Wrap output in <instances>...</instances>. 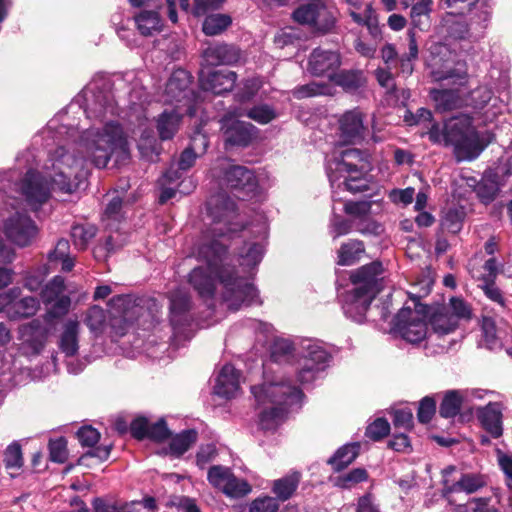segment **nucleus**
I'll return each instance as SVG.
<instances>
[{
	"label": "nucleus",
	"instance_id": "f257e3e1",
	"mask_svg": "<svg viewBox=\"0 0 512 512\" xmlns=\"http://www.w3.org/2000/svg\"><path fill=\"white\" fill-rule=\"evenodd\" d=\"M207 213L213 223L207 239L198 248L199 258L208 263L227 289L240 293L242 298L253 294L254 285L239 276L236 267L229 262L230 240L245 228L237 221L235 201L222 193L213 195L207 201Z\"/></svg>",
	"mask_w": 512,
	"mask_h": 512
},
{
	"label": "nucleus",
	"instance_id": "f03ea898",
	"mask_svg": "<svg viewBox=\"0 0 512 512\" xmlns=\"http://www.w3.org/2000/svg\"><path fill=\"white\" fill-rule=\"evenodd\" d=\"M383 272L384 268L379 260L350 272L349 281L354 287L345 295L344 310L355 321H362L372 301L381 292Z\"/></svg>",
	"mask_w": 512,
	"mask_h": 512
},
{
	"label": "nucleus",
	"instance_id": "7ed1b4c3",
	"mask_svg": "<svg viewBox=\"0 0 512 512\" xmlns=\"http://www.w3.org/2000/svg\"><path fill=\"white\" fill-rule=\"evenodd\" d=\"M86 152L88 159L97 168H105L115 153L123 161L130 156L128 142L118 126H106L105 134L88 143Z\"/></svg>",
	"mask_w": 512,
	"mask_h": 512
},
{
	"label": "nucleus",
	"instance_id": "20e7f679",
	"mask_svg": "<svg viewBox=\"0 0 512 512\" xmlns=\"http://www.w3.org/2000/svg\"><path fill=\"white\" fill-rule=\"evenodd\" d=\"M337 9L324 0H314L298 6L292 13L295 22L308 25L322 35L332 32L337 22Z\"/></svg>",
	"mask_w": 512,
	"mask_h": 512
},
{
	"label": "nucleus",
	"instance_id": "39448f33",
	"mask_svg": "<svg viewBox=\"0 0 512 512\" xmlns=\"http://www.w3.org/2000/svg\"><path fill=\"white\" fill-rule=\"evenodd\" d=\"M55 156L53 185L61 192L71 194L79 188L82 181L83 159L75 157L64 147H58Z\"/></svg>",
	"mask_w": 512,
	"mask_h": 512
},
{
	"label": "nucleus",
	"instance_id": "423d86ee",
	"mask_svg": "<svg viewBox=\"0 0 512 512\" xmlns=\"http://www.w3.org/2000/svg\"><path fill=\"white\" fill-rule=\"evenodd\" d=\"M251 392L259 405L271 403L274 406H283L286 403H298L304 398L303 391L288 381L252 386Z\"/></svg>",
	"mask_w": 512,
	"mask_h": 512
},
{
	"label": "nucleus",
	"instance_id": "0eeeda50",
	"mask_svg": "<svg viewBox=\"0 0 512 512\" xmlns=\"http://www.w3.org/2000/svg\"><path fill=\"white\" fill-rule=\"evenodd\" d=\"M206 264H208L205 260H203ZM216 279L224 285L219 277L212 271L207 265V269L204 267H195L189 274L188 281L194 288V290L197 292L198 296L203 299H212L216 292ZM225 289V299L226 300H236L238 302H250L253 300V298L256 296V288L254 287L253 294L242 298L240 297V293L229 290L225 286H223Z\"/></svg>",
	"mask_w": 512,
	"mask_h": 512
},
{
	"label": "nucleus",
	"instance_id": "6e6552de",
	"mask_svg": "<svg viewBox=\"0 0 512 512\" xmlns=\"http://www.w3.org/2000/svg\"><path fill=\"white\" fill-rule=\"evenodd\" d=\"M430 54L431 74L436 81H451L454 85L463 86L467 83V73L459 72L454 68L446 67L450 62L452 51L448 44L443 42H433L428 48Z\"/></svg>",
	"mask_w": 512,
	"mask_h": 512
},
{
	"label": "nucleus",
	"instance_id": "1a4fd4ad",
	"mask_svg": "<svg viewBox=\"0 0 512 512\" xmlns=\"http://www.w3.org/2000/svg\"><path fill=\"white\" fill-rule=\"evenodd\" d=\"M222 182L236 198L243 201L253 198L259 187L254 172L241 165H231L226 168Z\"/></svg>",
	"mask_w": 512,
	"mask_h": 512
},
{
	"label": "nucleus",
	"instance_id": "9d476101",
	"mask_svg": "<svg viewBox=\"0 0 512 512\" xmlns=\"http://www.w3.org/2000/svg\"><path fill=\"white\" fill-rule=\"evenodd\" d=\"M76 437L83 447L91 448L78 458L77 465L91 468L101 464L110 457L112 444L96 446L100 441L101 434L91 425L80 427L76 432Z\"/></svg>",
	"mask_w": 512,
	"mask_h": 512
},
{
	"label": "nucleus",
	"instance_id": "9b49d317",
	"mask_svg": "<svg viewBox=\"0 0 512 512\" xmlns=\"http://www.w3.org/2000/svg\"><path fill=\"white\" fill-rule=\"evenodd\" d=\"M220 123L225 148H246L258 138L259 129L250 122L226 114L221 118Z\"/></svg>",
	"mask_w": 512,
	"mask_h": 512
},
{
	"label": "nucleus",
	"instance_id": "f8f14e48",
	"mask_svg": "<svg viewBox=\"0 0 512 512\" xmlns=\"http://www.w3.org/2000/svg\"><path fill=\"white\" fill-rule=\"evenodd\" d=\"M334 172L339 176L354 173L368 175L372 170L371 155L368 150L348 148L340 151L333 159Z\"/></svg>",
	"mask_w": 512,
	"mask_h": 512
},
{
	"label": "nucleus",
	"instance_id": "ddd939ff",
	"mask_svg": "<svg viewBox=\"0 0 512 512\" xmlns=\"http://www.w3.org/2000/svg\"><path fill=\"white\" fill-rule=\"evenodd\" d=\"M22 291L18 287L9 289L0 295V304L11 320L29 318L36 314L39 301L34 296H21Z\"/></svg>",
	"mask_w": 512,
	"mask_h": 512
},
{
	"label": "nucleus",
	"instance_id": "4468645a",
	"mask_svg": "<svg viewBox=\"0 0 512 512\" xmlns=\"http://www.w3.org/2000/svg\"><path fill=\"white\" fill-rule=\"evenodd\" d=\"M393 328L407 342L417 344L427 335V323L413 316L411 307H403L393 319Z\"/></svg>",
	"mask_w": 512,
	"mask_h": 512
},
{
	"label": "nucleus",
	"instance_id": "2eb2a0df",
	"mask_svg": "<svg viewBox=\"0 0 512 512\" xmlns=\"http://www.w3.org/2000/svg\"><path fill=\"white\" fill-rule=\"evenodd\" d=\"M364 113L359 108L346 111L339 119L338 136L342 145L361 144L367 134Z\"/></svg>",
	"mask_w": 512,
	"mask_h": 512
},
{
	"label": "nucleus",
	"instance_id": "dca6fc26",
	"mask_svg": "<svg viewBox=\"0 0 512 512\" xmlns=\"http://www.w3.org/2000/svg\"><path fill=\"white\" fill-rule=\"evenodd\" d=\"M37 231L35 222L25 213L16 212L4 223L5 236L20 247L30 245Z\"/></svg>",
	"mask_w": 512,
	"mask_h": 512
},
{
	"label": "nucleus",
	"instance_id": "f3484780",
	"mask_svg": "<svg viewBox=\"0 0 512 512\" xmlns=\"http://www.w3.org/2000/svg\"><path fill=\"white\" fill-rule=\"evenodd\" d=\"M341 63L338 51L317 47L309 55L307 70L315 77H327L331 81L332 75L336 74Z\"/></svg>",
	"mask_w": 512,
	"mask_h": 512
},
{
	"label": "nucleus",
	"instance_id": "a211bd4d",
	"mask_svg": "<svg viewBox=\"0 0 512 512\" xmlns=\"http://www.w3.org/2000/svg\"><path fill=\"white\" fill-rule=\"evenodd\" d=\"M192 79L191 74L185 69L173 71L165 88L169 101L190 106L195 100V93L191 88Z\"/></svg>",
	"mask_w": 512,
	"mask_h": 512
},
{
	"label": "nucleus",
	"instance_id": "6ab92c4d",
	"mask_svg": "<svg viewBox=\"0 0 512 512\" xmlns=\"http://www.w3.org/2000/svg\"><path fill=\"white\" fill-rule=\"evenodd\" d=\"M169 321L174 330L189 326L192 320V299L188 292L175 289L168 293Z\"/></svg>",
	"mask_w": 512,
	"mask_h": 512
},
{
	"label": "nucleus",
	"instance_id": "aec40b11",
	"mask_svg": "<svg viewBox=\"0 0 512 512\" xmlns=\"http://www.w3.org/2000/svg\"><path fill=\"white\" fill-rule=\"evenodd\" d=\"M129 431L136 440L149 439L159 443L169 439L172 435L164 418H160L155 423L150 424L145 416H138L133 419Z\"/></svg>",
	"mask_w": 512,
	"mask_h": 512
},
{
	"label": "nucleus",
	"instance_id": "412c9836",
	"mask_svg": "<svg viewBox=\"0 0 512 512\" xmlns=\"http://www.w3.org/2000/svg\"><path fill=\"white\" fill-rule=\"evenodd\" d=\"M64 282L61 278L55 277L42 292L43 302L51 304L48 315L52 318H60L66 315L71 305L69 296L64 295Z\"/></svg>",
	"mask_w": 512,
	"mask_h": 512
},
{
	"label": "nucleus",
	"instance_id": "4be33fe9",
	"mask_svg": "<svg viewBox=\"0 0 512 512\" xmlns=\"http://www.w3.org/2000/svg\"><path fill=\"white\" fill-rule=\"evenodd\" d=\"M237 74L227 69L211 70L199 75V86L203 91H209L216 95L230 92L236 83Z\"/></svg>",
	"mask_w": 512,
	"mask_h": 512
},
{
	"label": "nucleus",
	"instance_id": "5701e85b",
	"mask_svg": "<svg viewBox=\"0 0 512 512\" xmlns=\"http://www.w3.org/2000/svg\"><path fill=\"white\" fill-rule=\"evenodd\" d=\"M20 339L32 355H39L45 348L49 329L40 320L33 319L19 328Z\"/></svg>",
	"mask_w": 512,
	"mask_h": 512
},
{
	"label": "nucleus",
	"instance_id": "b1692460",
	"mask_svg": "<svg viewBox=\"0 0 512 512\" xmlns=\"http://www.w3.org/2000/svg\"><path fill=\"white\" fill-rule=\"evenodd\" d=\"M203 57L211 66L233 65L239 61L241 51L233 44L219 42L210 44L203 51Z\"/></svg>",
	"mask_w": 512,
	"mask_h": 512
},
{
	"label": "nucleus",
	"instance_id": "393cba45",
	"mask_svg": "<svg viewBox=\"0 0 512 512\" xmlns=\"http://www.w3.org/2000/svg\"><path fill=\"white\" fill-rule=\"evenodd\" d=\"M473 117L461 114L450 118L444 123V143L454 146L474 130Z\"/></svg>",
	"mask_w": 512,
	"mask_h": 512
},
{
	"label": "nucleus",
	"instance_id": "a878e982",
	"mask_svg": "<svg viewBox=\"0 0 512 512\" xmlns=\"http://www.w3.org/2000/svg\"><path fill=\"white\" fill-rule=\"evenodd\" d=\"M469 31L465 17L453 13H446L438 27V34L446 41L465 40Z\"/></svg>",
	"mask_w": 512,
	"mask_h": 512
},
{
	"label": "nucleus",
	"instance_id": "bb28decb",
	"mask_svg": "<svg viewBox=\"0 0 512 512\" xmlns=\"http://www.w3.org/2000/svg\"><path fill=\"white\" fill-rule=\"evenodd\" d=\"M331 82L345 93L356 94L367 86L366 73L361 69H342L332 75Z\"/></svg>",
	"mask_w": 512,
	"mask_h": 512
},
{
	"label": "nucleus",
	"instance_id": "cd10ccee",
	"mask_svg": "<svg viewBox=\"0 0 512 512\" xmlns=\"http://www.w3.org/2000/svg\"><path fill=\"white\" fill-rule=\"evenodd\" d=\"M478 420L483 429L497 439L503 434L502 427V411L499 403L490 402L484 407H480L477 411Z\"/></svg>",
	"mask_w": 512,
	"mask_h": 512
},
{
	"label": "nucleus",
	"instance_id": "c85d7f7f",
	"mask_svg": "<svg viewBox=\"0 0 512 512\" xmlns=\"http://www.w3.org/2000/svg\"><path fill=\"white\" fill-rule=\"evenodd\" d=\"M430 97L435 102V107L440 112H449L466 107L465 94L459 88L432 89Z\"/></svg>",
	"mask_w": 512,
	"mask_h": 512
},
{
	"label": "nucleus",
	"instance_id": "c756f323",
	"mask_svg": "<svg viewBox=\"0 0 512 512\" xmlns=\"http://www.w3.org/2000/svg\"><path fill=\"white\" fill-rule=\"evenodd\" d=\"M22 193L31 206H40L50 197L46 184L38 175L30 172L24 178Z\"/></svg>",
	"mask_w": 512,
	"mask_h": 512
},
{
	"label": "nucleus",
	"instance_id": "7c9ffc66",
	"mask_svg": "<svg viewBox=\"0 0 512 512\" xmlns=\"http://www.w3.org/2000/svg\"><path fill=\"white\" fill-rule=\"evenodd\" d=\"M366 254L364 241L350 238L343 241L336 250V264L338 266H353L360 262Z\"/></svg>",
	"mask_w": 512,
	"mask_h": 512
},
{
	"label": "nucleus",
	"instance_id": "2f4dec72",
	"mask_svg": "<svg viewBox=\"0 0 512 512\" xmlns=\"http://www.w3.org/2000/svg\"><path fill=\"white\" fill-rule=\"evenodd\" d=\"M239 376V372L233 365H224L216 379L215 394L226 399L232 398L240 388Z\"/></svg>",
	"mask_w": 512,
	"mask_h": 512
},
{
	"label": "nucleus",
	"instance_id": "473e14b6",
	"mask_svg": "<svg viewBox=\"0 0 512 512\" xmlns=\"http://www.w3.org/2000/svg\"><path fill=\"white\" fill-rule=\"evenodd\" d=\"M147 301V298L133 294L116 295L110 299V302L116 306L123 317L128 320H134L140 317Z\"/></svg>",
	"mask_w": 512,
	"mask_h": 512
},
{
	"label": "nucleus",
	"instance_id": "72a5a7b5",
	"mask_svg": "<svg viewBox=\"0 0 512 512\" xmlns=\"http://www.w3.org/2000/svg\"><path fill=\"white\" fill-rule=\"evenodd\" d=\"M128 234L119 230L107 235L93 250L97 259L106 260L111 255L119 252L128 244Z\"/></svg>",
	"mask_w": 512,
	"mask_h": 512
},
{
	"label": "nucleus",
	"instance_id": "f704fd0d",
	"mask_svg": "<svg viewBox=\"0 0 512 512\" xmlns=\"http://www.w3.org/2000/svg\"><path fill=\"white\" fill-rule=\"evenodd\" d=\"M454 147V154L458 161L475 159L486 147L477 131L474 129L468 136L458 142Z\"/></svg>",
	"mask_w": 512,
	"mask_h": 512
},
{
	"label": "nucleus",
	"instance_id": "c9c22d12",
	"mask_svg": "<svg viewBox=\"0 0 512 512\" xmlns=\"http://www.w3.org/2000/svg\"><path fill=\"white\" fill-rule=\"evenodd\" d=\"M80 325L76 320H69L65 323L60 335L58 347L66 357H74L79 350Z\"/></svg>",
	"mask_w": 512,
	"mask_h": 512
},
{
	"label": "nucleus",
	"instance_id": "e433bc0d",
	"mask_svg": "<svg viewBox=\"0 0 512 512\" xmlns=\"http://www.w3.org/2000/svg\"><path fill=\"white\" fill-rule=\"evenodd\" d=\"M360 443H348L338 448L335 453L327 460L334 472H341L352 464L360 454Z\"/></svg>",
	"mask_w": 512,
	"mask_h": 512
},
{
	"label": "nucleus",
	"instance_id": "4c0bfd02",
	"mask_svg": "<svg viewBox=\"0 0 512 512\" xmlns=\"http://www.w3.org/2000/svg\"><path fill=\"white\" fill-rule=\"evenodd\" d=\"M182 116L174 109L164 110L156 120V129L162 141L171 140L177 133Z\"/></svg>",
	"mask_w": 512,
	"mask_h": 512
},
{
	"label": "nucleus",
	"instance_id": "58836bf2",
	"mask_svg": "<svg viewBox=\"0 0 512 512\" xmlns=\"http://www.w3.org/2000/svg\"><path fill=\"white\" fill-rule=\"evenodd\" d=\"M433 1L420 0L412 5L410 11L411 25L414 31L418 29L421 32L428 31L431 27V17Z\"/></svg>",
	"mask_w": 512,
	"mask_h": 512
},
{
	"label": "nucleus",
	"instance_id": "ea45409f",
	"mask_svg": "<svg viewBox=\"0 0 512 512\" xmlns=\"http://www.w3.org/2000/svg\"><path fill=\"white\" fill-rule=\"evenodd\" d=\"M301 481V473L293 471L282 478L274 480L272 492L276 495V499L286 501L290 499L297 490Z\"/></svg>",
	"mask_w": 512,
	"mask_h": 512
},
{
	"label": "nucleus",
	"instance_id": "a19ab883",
	"mask_svg": "<svg viewBox=\"0 0 512 512\" xmlns=\"http://www.w3.org/2000/svg\"><path fill=\"white\" fill-rule=\"evenodd\" d=\"M134 20L140 34L146 37L162 29L161 17L156 10H142L134 16Z\"/></svg>",
	"mask_w": 512,
	"mask_h": 512
},
{
	"label": "nucleus",
	"instance_id": "79ce46f5",
	"mask_svg": "<svg viewBox=\"0 0 512 512\" xmlns=\"http://www.w3.org/2000/svg\"><path fill=\"white\" fill-rule=\"evenodd\" d=\"M169 438L170 455L179 458L197 442L198 432L195 429H187Z\"/></svg>",
	"mask_w": 512,
	"mask_h": 512
},
{
	"label": "nucleus",
	"instance_id": "37998d69",
	"mask_svg": "<svg viewBox=\"0 0 512 512\" xmlns=\"http://www.w3.org/2000/svg\"><path fill=\"white\" fill-rule=\"evenodd\" d=\"M464 397L459 390H448L439 405V415L445 419L455 418L461 411Z\"/></svg>",
	"mask_w": 512,
	"mask_h": 512
},
{
	"label": "nucleus",
	"instance_id": "c03bdc74",
	"mask_svg": "<svg viewBox=\"0 0 512 512\" xmlns=\"http://www.w3.org/2000/svg\"><path fill=\"white\" fill-rule=\"evenodd\" d=\"M232 24V18L228 14H209L202 24V31L207 36H215L224 32Z\"/></svg>",
	"mask_w": 512,
	"mask_h": 512
},
{
	"label": "nucleus",
	"instance_id": "a18cd8bd",
	"mask_svg": "<svg viewBox=\"0 0 512 512\" xmlns=\"http://www.w3.org/2000/svg\"><path fill=\"white\" fill-rule=\"evenodd\" d=\"M286 409L283 406H272L259 414V426L264 431H274L280 421L285 417Z\"/></svg>",
	"mask_w": 512,
	"mask_h": 512
},
{
	"label": "nucleus",
	"instance_id": "49530a36",
	"mask_svg": "<svg viewBox=\"0 0 512 512\" xmlns=\"http://www.w3.org/2000/svg\"><path fill=\"white\" fill-rule=\"evenodd\" d=\"M331 89L328 83L312 81L304 85L296 86L292 90V95L295 99L301 100L320 95H330Z\"/></svg>",
	"mask_w": 512,
	"mask_h": 512
},
{
	"label": "nucleus",
	"instance_id": "de8ad7c7",
	"mask_svg": "<svg viewBox=\"0 0 512 512\" xmlns=\"http://www.w3.org/2000/svg\"><path fill=\"white\" fill-rule=\"evenodd\" d=\"M493 92L486 86H479L469 93L465 94L466 107L470 106L474 109H483L491 100Z\"/></svg>",
	"mask_w": 512,
	"mask_h": 512
},
{
	"label": "nucleus",
	"instance_id": "09e8293b",
	"mask_svg": "<svg viewBox=\"0 0 512 512\" xmlns=\"http://www.w3.org/2000/svg\"><path fill=\"white\" fill-rule=\"evenodd\" d=\"M433 331L438 335H447L454 332L458 326L457 321L444 313H434L430 319Z\"/></svg>",
	"mask_w": 512,
	"mask_h": 512
},
{
	"label": "nucleus",
	"instance_id": "8fccbe9b",
	"mask_svg": "<svg viewBox=\"0 0 512 512\" xmlns=\"http://www.w3.org/2000/svg\"><path fill=\"white\" fill-rule=\"evenodd\" d=\"M390 430L391 426L388 420L384 417H379L366 427L365 436L374 442H378L388 436Z\"/></svg>",
	"mask_w": 512,
	"mask_h": 512
},
{
	"label": "nucleus",
	"instance_id": "3c124183",
	"mask_svg": "<svg viewBox=\"0 0 512 512\" xmlns=\"http://www.w3.org/2000/svg\"><path fill=\"white\" fill-rule=\"evenodd\" d=\"M245 115L261 125L268 124L277 117L275 109L268 104L255 105Z\"/></svg>",
	"mask_w": 512,
	"mask_h": 512
},
{
	"label": "nucleus",
	"instance_id": "603ef678",
	"mask_svg": "<svg viewBox=\"0 0 512 512\" xmlns=\"http://www.w3.org/2000/svg\"><path fill=\"white\" fill-rule=\"evenodd\" d=\"M330 354L322 347L316 345H310L307 348V353L303 358V363L309 362L313 368H317L322 371L325 363L329 360Z\"/></svg>",
	"mask_w": 512,
	"mask_h": 512
},
{
	"label": "nucleus",
	"instance_id": "864d4df0",
	"mask_svg": "<svg viewBox=\"0 0 512 512\" xmlns=\"http://www.w3.org/2000/svg\"><path fill=\"white\" fill-rule=\"evenodd\" d=\"M355 220V230L364 236H379L382 231V225L373 219L370 214H366Z\"/></svg>",
	"mask_w": 512,
	"mask_h": 512
},
{
	"label": "nucleus",
	"instance_id": "5fc2aeb1",
	"mask_svg": "<svg viewBox=\"0 0 512 512\" xmlns=\"http://www.w3.org/2000/svg\"><path fill=\"white\" fill-rule=\"evenodd\" d=\"M233 476L230 468L224 467L222 465H214L211 466L207 473V479L209 483L217 488L222 490L228 480Z\"/></svg>",
	"mask_w": 512,
	"mask_h": 512
},
{
	"label": "nucleus",
	"instance_id": "6e6d98bb",
	"mask_svg": "<svg viewBox=\"0 0 512 512\" xmlns=\"http://www.w3.org/2000/svg\"><path fill=\"white\" fill-rule=\"evenodd\" d=\"M94 226L74 225L71 229L73 243L80 250L86 249L88 242L95 236Z\"/></svg>",
	"mask_w": 512,
	"mask_h": 512
},
{
	"label": "nucleus",
	"instance_id": "4d7b16f0",
	"mask_svg": "<svg viewBox=\"0 0 512 512\" xmlns=\"http://www.w3.org/2000/svg\"><path fill=\"white\" fill-rule=\"evenodd\" d=\"M3 462L6 469L19 470L23 466L22 449L18 442H13L7 446L4 451Z\"/></svg>",
	"mask_w": 512,
	"mask_h": 512
},
{
	"label": "nucleus",
	"instance_id": "13d9d810",
	"mask_svg": "<svg viewBox=\"0 0 512 512\" xmlns=\"http://www.w3.org/2000/svg\"><path fill=\"white\" fill-rule=\"evenodd\" d=\"M157 510L156 499L146 496L142 500L121 503L120 512H154Z\"/></svg>",
	"mask_w": 512,
	"mask_h": 512
},
{
	"label": "nucleus",
	"instance_id": "bf43d9fd",
	"mask_svg": "<svg viewBox=\"0 0 512 512\" xmlns=\"http://www.w3.org/2000/svg\"><path fill=\"white\" fill-rule=\"evenodd\" d=\"M368 472L364 468H354L348 473L339 475L336 478V485L341 488H351L352 486L366 481Z\"/></svg>",
	"mask_w": 512,
	"mask_h": 512
},
{
	"label": "nucleus",
	"instance_id": "052dcab7",
	"mask_svg": "<svg viewBox=\"0 0 512 512\" xmlns=\"http://www.w3.org/2000/svg\"><path fill=\"white\" fill-rule=\"evenodd\" d=\"M222 491L229 497L239 498L250 493L251 486L246 480L239 479L233 474Z\"/></svg>",
	"mask_w": 512,
	"mask_h": 512
},
{
	"label": "nucleus",
	"instance_id": "680f3d73",
	"mask_svg": "<svg viewBox=\"0 0 512 512\" xmlns=\"http://www.w3.org/2000/svg\"><path fill=\"white\" fill-rule=\"evenodd\" d=\"M49 458L55 463H64L68 459L67 440L64 437H59L55 440H50L48 444Z\"/></svg>",
	"mask_w": 512,
	"mask_h": 512
},
{
	"label": "nucleus",
	"instance_id": "e2e57ef3",
	"mask_svg": "<svg viewBox=\"0 0 512 512\" xmlns=\"http://www.w3.org/2000/svg\"><path fill=\"white\" fill-rule=\"evenodd\" d=\"M342 177L344 178L343 185L345 190L353 194L366 192L369 190L368 181L366 179L367 175L349 173Z\"/></svg>",
	"mask_w": 512,
	"mask_h": 512
},
{
	"label": "nucleus",
	"instance_id": "0e129e2a",
	"mask_svg": "<svg viewBox=\"0 0 512 512\" xmlns=\"http://www.w3.org/2000/svg\"><path fill=\"white\" fill-rule=\"evenodd\" d=\"M436 413V401L432 396H425L419 402L417 419L422 424L429 423Z\"/></svg>",
	"mask_w": 512,
	"mask_h": 512
},
{
	"label": "nucleus",
	"instance_id": "69168bd1",
	"mask_svg": "<svg viewBox=\"0 0 512 512\" xmlns=\"http://www.w3.org/2000/svg\"><path fill=\"white\" fill-rule=\"evenodd\" d=\"M294 351V345L286 339H276L272 346L270 357L274 362H280L283 358L291 355Z\"/></svg>",
	"mask_w": 512,
	"mask_h": 512
},
{
	"label": "nucleus",
	"instance_id": "338daca9",
	"mask_svg": "<svg viewBox=\"0 0 512 512\" xmlns=\"http://www.w3.org/2000/svg\"><path fill=\"white\" fill-rule=\"evenodd\" d=\"M354 223V219L344 218L340 215H334L331 223L333 238L335 239L351 233L352 230L355 229Z\"/></svg>",
	"mask_w": 512,
	"mask_h": 512
},
{
	"label": "nucleus",
	"instance_id": "774afa93",
	"mask_svg": "<svg viewBox=\"0 0 512 512\" xmlns=\"http://www.w3.org/2000/svg\"><path fill=\"white\" fill-rule=\"evenodd\" d=\"M279 503L276 498L263 497L255 499L249 508V512H277Z\"/></svg>",
	"mask_w": 512,
	"mask_h": 512
}]
</instances>
